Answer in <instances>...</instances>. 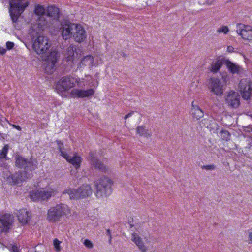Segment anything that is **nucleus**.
<instances>
[{"label":"nucleus","instance_id":"obj_1","mask_svg":"<svg viewBox=\"0 0 252 252\" xmlns=\"http://www.w3.org/2000/svg\"><path fill=\"white\" fill-rule=\"evenodd\" d=\"M51 45L48 38L44 36L36 38L32 44L33 50L45 61L44 66L46 71H53L55 69V64L60 57V53L56 49L51 48L49 50Z\"/></svg>","mask_w":252,"mask_h":252},{"label":"nucleus","instance_id":"obj_2","mask_svg":"<svg viewBox=\"0 0 252 252\" xmlns=\"http://www.w3.org/2000/svg\"><path fill=\"white\" fill-rule=\"evenodd\" d=\"M15 165L19 169H24L10 174L6 178V181L11 186H19L23 182L27 181L33 176L32 171L37 167V162L32 158H25L21 155H16L14 157Z\"/></svg>","mask_w":252,"mask_h":252},{"label":"nucleus","instance_id":"obj_3","mask_svg":"<svg viewBox=\"0 0 252 252\" xmlns=\"http://www.w3.org/2000/svg\"><path fill=\"white\" fill-rule=\"evenodd\" d=\"M112 180L105 176L102 177L95 182V195L98 198L107 197L112 192Z\"/></svg>","mask_w":252,"mask_h":252},{"label":"nucleus","instance_id":"obj_4","mask_svg":"<svg viewBox=\"0 0 252 252\" xmlns=\"http://www.w3.org/2000/svg\"><path fill=\"white\" fill-rule=\"evenodd\" d=\"M229 77L226 74L222 76L221 79L212 77L209 80L208 88L210 92L217 96H221L224 91V85Z\"/></svg>","mask_w":252,"mask_h":252},{"label":"nucleus","instance_id":"obj_5","mask_svg":"<svg viewBox=\"0 0 252 252\" xmlns=\"http://www.w3.org/2000/svg\"><path fill=\"white\" fill-rule=\"evenodd\" d=\"M92 188L89 185H83L78 189L69 188L63 191V194H68L71 199L77 200L90 196L92 193Z\"/></svg>","mask_w":252,"mask_h":252},{"label":"nucleus","instance_id":"obj_6","mask_svg":"<svg viewBox=\"0 0 252 252\" xmlns=\"http://www.w3.org/2000/svg\"><path fill=\"white\" fill-rule=\"evenodd\" d=\"M68 210L67 205L61 204L51 207L47 212V220L50 222L55 223L66 214Z\"/></svg>","mask_w":252,"mask_h":252},{"label":"nucleus","instance_id":"obj_7","mask_svg":"<svg viewBox=\"0 0 252 252\" xmlns=\"http://www.w3.org/2000/svg\"><path fill=\"white\" fill-rule=\"evenodd\" d=\"M54 195L53 189H41L33 191L30 194L31 198L34 201H47L52 196Z\"/></svg>","mask_w":252,"mask_h":252},{"label":"nucleus","instance_id":"obj_8","mask_svg":"<svg viewBox=\"0 0 252 252\" xmlns=\"http://www.w3.org/2000/svg\"><path fill=\"white\" fill-rule=\"evenodd\" d=\"M74 79L70 76L63 77L57 83L55 89L59 93L67 91L74 87Z\"/></svg>","mask_w":252,"mask_h":252},{"label":"nucleus","instance_id":"obj_9","mask_svg":"<svg viewBox=\"0 0 252 252\" xmlns=\"http://www.w3.org/2000/svg\"><path fill=\"white\" fill-rule=\"evenodd\" d=\"M62 36L65 40L70 39L72 36L73 30L75 29L76 24L71 22L68 20H63L61 24Z\"/></svg>","mask_w":252,"mask_h":252},{"label":"nucleus","instance_id":"obj_10","mask_svg":"<svg viewBox=\"0 0 252 252\" xmlns=\"http://www.w3.org/2000/svg\"><path fill=\"white\" fill-rule=\"evenodd\" d=\"M239 89L243 98L245 100L249 99L252 90V82L247 79H242L239 84Z\"/></svg>","mask_w":252,"mask_h":252},{"label":"nucleus","instance_id":"obj_11","mask_svg":"<svg viewBox=\"0 0 252 252\" xmlns=\"http://www.w3.org/2000/svg\"><path fill=\"white\" fill-rule=\"evenodd\" d=\"M240 96L238 93L230 91L228 93L226 98V104L230 108H237L240 104Z\"/></svg>","mask_w":252,"mask_h":252},{"label":"nucleus","instance_id":"obj_12","mask_svg":"<svg viewBox=\"0 0 252 252\" xmlns=\"http://www.w3.org/2000/svg\"><path fill=\"white\" fill-rule=\"evenodd\" d=\"M237 33L245 40H252V29L251 26L242 23L237 24Z\"/></svg>","mask_w":252,"mask_h":252},{"label":"nucleus","instance_id":"obj_13","mask_svg":"<svg viewBox=\"0 0 252 252\" xmlns=\"http://www.w3.org/2000/svg\"><path fill=\"white\" fill-rule=\"evenodd\" d=\"M13 223V217L10 214H5L0 218V234L9 231Z\"/></svg>","mask_w":252,"mask_h":252},{"label":"nucleus","instance_id":"obj_14","mask_svg":"<svg viewBox=\"0 0 252 252\" xmlns=\"http://www.w3.org/2000/svg\"><path fill=\"white\" fill-rule=\"evenodd\" d=\"M88 160L93 167L102 172H105L107 168L105 165L98 159L97 156L93 152H90L88 156Z\"/></svg>","mask_w":252,"mask_h":252},{"label":"nucleus","instance_id":"obj_15","mask_svg":"<svg viewBox=\"0 0 252 252\" xmlns=\"http://www.w3.org/2000/svg\"><path fill=\"white\" fill-rule=\"evenodd\" d=\"M9 9L12 10L13 11L17 12L19 15H21L29 4L28 2L23 3L22 0H9Z\"/></svg>","mask_w":252,"mask_h":252},{"label":"nucleus","instance_id":"obj_16","mask_svg":"<svg viewBox=\"0 0 252 252\" xmlns=\"http://www.w3.org/2000/svg\"><path fill=\"white\" fill-rule=\"evenodd\" d=\"M94 94V90L93 89H89L87 90L73 89L70 93V95L73 98H84L92 97Z\"/></svg>","mask_w":252,"mask_h":252},{"label":"nucleus","instance_id":"obj_17","mask_svg":"<svg viewBox=\"0 0 252 252\" xmlns=\"http://www.w3.org/2000/svg\"><path fill=\"white\" fill-rule=\"evenodd\" d=\"M225 65L229 72L232 74H241L244 73V69L241 66L228 59H226Z\"/></svg>","mask_w":252,"mask_h":252},{"label":"nucleus","instance_id":"obj_18","mask_svg":"<svg viewBox=\"0 0 252 252\" xmlns=\"http://www.w3.org/2000/svg\"><path fill=\"white\" fill-rule=\"evenodd\" d=\"M76 31L72 36L75 41L79 43L83 42L86 38V34L85 30L81 26L76 25L75 27Z\"/></svg>","mask_w":252,"mask_h":252},{"label":"nucleus","instance_id":"obj_19","mask_svg":"<svg viewBox=\"0 0 252 252\" xmlns=\"http://www.w3.org/2000/svg\"><path fill=\"white\" fill-rule=\"evenodd\" d=\"M63 157L65 158L67 162L72 164L75 169H78L80 167L82 158L80 156L74 154L73 157H71L68 154H63Z\"/></svg>","mask_w":252,"mask_h":252},{"label":"nucleus","instance_id":"obj_20","mask_svg":"<svg viewBox=\"0 0 252 252\" xmlns=\"http://www.w3.org/2000/svg\"><path fill=\"white\" fill-rule=\"evenodd\" d=\"M60 12L59 8L55 6H49L47 7V16L52 20H58L60 17Z\"/></svg>","mask_w":252,"mask_h":252},{"label":"nucleus","instance_id":"obj_21","mask_svg":"<svg viewBox=\"0 0 252 252\" xmlns=\"http://www.w3.org/2000/svg\"><path fill=\"white\" fill-rule=\"evenodd\" d=\"M18 220L23 225H26L28 223L30 220V217L29 215V212L26 209L20 210L17 213Z\"/></svg>","mask_w":252,"mask_h":252},{"label":"nucleus","instance_id":"obj_22","mask_svg":"<svg viewBox=\"0 0 252 252\" xmlns=\"http://www.w3.org/2000/svg\"><path fill=\"white\" fill-rule=\"evenodd\" d=\"M132 241L135 243L142 252H146L147 248L139 236L135 233L132 234Z\"/></svg>","mask_w":252,"mask_h":252},{"label":"nucleus","instance_id":"obj_23","mask_svg":"<svg viewBox=\"0 0 252 252\" xmlns=\"http://www.w3.org/2000/svg\"><path fill=\"white\" fill-rule=\"evenodd\" d=\"M226 59L219 58L217 59L216 61L211 64L210 71L213 73L217 72L221 67L223 64H225Z\"/></svg>","mask_w":252,"mask_h":252},{"label":"nucleus","instance_id":"obj_24","mask_svg":"<svg viewBox=\"0 0 252 252\" xmlns=\"http://www.w3.org/2000/svg\"><path fill=\"white\" fill-rule=\"evenodd\" d=\"M191 114L193 117L197 120L200 119L204 116L203 111L197 105H194L193 101L192 102Z\"/></svg>","mask_w":252,"mask_h":252},{"label":"nucleus","instance_id":"obj_25","mask_svg":"<svg viewBox=\"0 0 252 252\" xmlns=\"http://www.w3.org/2000/svg\"><path fill=\"white\" fill-rule=\"evenodd\" d=\"M47 14L45 15L39 16L37 19V28L39 30H43L44 28L47 27L48 24V20L46 17Z\"/></svg>","mask_w":252,"mask_h":252},{"label":"nucleus","instance_id":"obj_26","mask_svg":"<svg viewBox=\"0 0 252 252\" xmlns=\"http://www.w3.org/2000/svg\"><path fill=\"white\" fill-rule=\"evenodd\" d=\"M9 149V146L8 144L5 145L2 149L0 151V166H2L3 163L2 160L4 159L5 160H9V158L7 155Z\"/></svg>","mask_w":252,"mask_h":252},{"label":"nucleus","instance_id":"obj_27","mask_svg":"<svg viewBox=\"0 0 252 252\" xmlns=\"http://www.w3.org/2000/svg\"><path fill=\"white\" fill-rule=\"evenodd\" d=\"M136 133L140 136H144L145 137H150L151 134L149 133L148 129L143 126H138L136 128Z\"/></svg>","mask_w":252,"mask_h":252},{"label":"nucleus","instance_id":"obj_28","mask_svg":"<svg viewBox=\"0 0 252 252\" xmlns=\"http://www.w3.org/2000/svg\"><path fill=\"white\" fill-rule=\"evenodd\" d=\"M93 62L94 57L90 55L85 56L81 61V63L85 66H92Z\"/></svg>","mask_w":252,"mask_h":252},{"label":"nucleus","instance_id":"obj_29","mask_svg":"<svg viewBox=\"0 0 252 252\" xmlns=\"http://www.w3.org/2000/svg\"><path fill=\"white\" fill-rule=\"evenodd\" d=\"M34 13L38 17L47 14L46 13V9L44 7L39 4L35 6L34 10Z\"/></svg>","mask_w":252,"mask_h":252},{"label":"nucleus","instance_id":"obj_30","mask_svg":"<svg viewBox=\"0 0 252 252\" xmlns=\"http://www.w3.org/2000/svg\"><path fill=\"white\" fill-rule=\"evenodd\" d=\"M76 47L74 46L70 45L67 48L66 52V59L67 61H72L73 60V57L74 56V52L76 51Z\"/></svg>","mask_w":252,"mask_h":252},{"label":"nucleus","instance_id":"obj_31","mask_svg":"<svg viewBox=\"0 0 252 252\" xmlns=\"http://www.w3.org/2000/svg\"><path fill=\"white\" fill-rule=\"evenodd\" d=\"M29 35L31 38L32 43L36 38L41 36L40 35H39V32L36 29H34L33 28H31L30 29Z\"/></svg>","mask_w":252,"mask_h":252},{"label":"nucleus","instance_id":"obj_32","mask_svg":"<svg viewBox=\"0 0 252 252\" xmlns=\"http://www.w3.org/2000/svg\"><path fill=\"white\" fill-rule=\"evenodd\" d=\"M57 145H58V149L61 153V155L63 157V154H67L66 152L64 151V145L63 143L60 140H57L56 141Z\"/></svg>","mask_w":252,"mask_h":252},{"label":"nucleus","instance_id":"obj_33","mask_svg":"<svg viewBox=\"0 0 252 252\" xmlns=\"http://www.w3.org/2000/svg\"><path fill=\"white\" fill-rule=\"evenodd\" d=\"M201 122L204 126L208 128H211V123L214 124L215 125L216 124V123L214 122V120L209 119H203L202 120Z\"/></svg>","mask_w":252,"mask_h":252},{"label":"nucleus","instance_id":"obj_34","mask_svg":"<svg viewBox=\"0 0 252 252\" xmlns=\"http://www.w3.org/2000/svg\"><path fill=\"white\" fill-rule=\"evenodd\" d=\"M220 133L221 134V137L223 140L228 141L230 139V134L227 130L222 129Z\"/></svg>","mask_w":252,"mask_h":252},{"label":"nucleus","instance_id":"obj_35","mask_svg":"<svg viewBox=\"0 0 252 252\" xmlns=\"http://www.w3.org/2000/svg\"><path fill=\"white\" fill-rule=\"evenodd\" d=\"M9 13L13 22H17L18 19L20 15H19L17 13V12L13 11L11 9H9Z\"/></svg>","mask_w":252,"mask_h":252},{"label":"nucleus","instance_id":"obj_36","mask_svg":"<svg viewBox=\"0 0 252 252\" xmlns=\"http://www.w3.org/2000/svg\"><path fill=\"white\" fill-rule=\"evenodd\" d=\"M60 243H61V242L57 238H55L54 239V240H53L54 246L55 250L57 252H59L61 250V248L60 247Z\"/></svg>","mask_w":252,"mask_h":252},{"label":"nucleus","instance_id":"obj_37","mask_svg":"<svg viewBox=\"0 0 252 252\" xmlns=\"http://www.w3.org/2000/svg\"><path fill=\"white\" fill-rule=\"evenodd\" d=\"M201 168L203 169H205L207 170L212 171L214 170L216 168V166L214 165H202L201 166Z\"/></svg>","mask_w":252,"mask_h":252},{"label":"nucleus","instance_id":"obj_38","mask_svg":"<svg viewBox=\"0 0 252 252\" xmlns=\"http://www.w3.org/2000/svg\"><path fill=\"white\" fill-rule=\"evenodd\" d=\"M83 244L88 248L91 249L93 247V244L92 242L87 239L84 240Z\"/></svg>","mask_w":252,"mask_h":252},{"label":"nucleus","instance_id":"obj_39","mask_svg":"<svg viewBox=\"0 0 252 252\" xmlns=\"http://www.w3.org/2000/svg\"><path fill=\"white\" fill-rule=\"evenodd\" d=\"M217 32L219 33L223 32L224 34H227L229 32V29L227 26H223L222 28L219 29Z\"/></svg>","mask_w":252,"mask_h":252},{"label":"nucleus","instance_id":"obj_40","mask_svg":"<svg viewBox=\"0 0 252 252\" xmlns=\"http://www.w3.org/2000/svg\"><path fill=\"white\" fill-rule=\"evenodd\" d=\"M6 46L7 50H11L14 46V43L11 41H8L6 43Z\"/></svg>","mask_w":252,"mask_h":252},{"label":"nucleus","instance_id":"obj_41","mask_svg":"<svg viewBox=\"0 0 252 252\" xmlns=\"http://www.w3.org/2000/svg\"><path fill=\"white\" fill-rule=\"evenodd\" d=\"M11 250V252H19L18 247L15 245H12Z\"/></svg>","mask_w":252,"mask_h":252},{"label":"nucleus","instance_id":"obj_42","mask_svg":"<svg viewBox=\"0 0 252 252\" xmlns=\"http://www.w3.org/2000/svg\"><path fill=\"white\" fill-rule=\"evenodd\" d=\"M9 125L10 126H11L14 128H15L19 131L21 130V129H22L21 127L19 125H16L12 124L11 123H9Z\"/></svg>","mask_w":252,"mask_h":252},{"label":"nucleus","instance_id":"obj_43","mask_svg":"<svg viewBox=\"0 0 252 252\" xmlns=\"http://www.w3.org/2000/svg\"><path fill=\"white\" fill-rule=\"evenodd\" d=\"M6 50L4 48L0 47V54L4 55L6 53Z\"/></svg>","mask_w":252,"mask_h":252},{"label":"nucleus","instance_id":"obj_44","mask_svg":"<svg viewBox=\"0 0 252 252\" xmlns=\"http://www.w3.org/2000/svg\"><path fill=\"white\" fill-rule=\"evenodd\" d=\"M234 48L232 46H228L227 47V51L230 53L233 52Z\"/></svg>","mask_w":252,"mask_h":252},{"label":"nucleus","instance_id":"obj_45","mask_svg":"<svg viewBox=\"0 0 252 252\" xmlns=\"http://www.w3.org/2000/svg\"><path fill=\"white\" fill-rule=\"evenodd\" d=\"M133 113H134V112H133V111H132V112H130V113H128L127 114H126V115H125V116L124 117L125 119V120H126V119H127L128 118H129V117H131V116L132 115V114H133Z\"/></svg>","mask_w":252,"mask_h":252},{"label":"nucleus","instance_id":"obj_46","mask_svg":"<svg viewBox=\"0 0 252 252\" xmlns=\"http://www.w3.org/2000/svg\"><path fill=\"white\" fill-rule=\"evenodd\" d=\"M213 0H207L206 2L208 5H211L213 3Z\"/></svg>","mask_w":252,"mask_h":252},{"label":"nucleus","instance_id":"obj_47","mask_svg":"<svg viewBox=\"0 0 252 252\" xmlns=\"http://www.w3.org/2000/svg\"><path fill=\"white\" fill-rule=\"evenodd\" d=\"M249 239L250 241H252V231L249 233Z\"/></svg>","mask_w":252,"mask_h":252},{"label":"nucleus","instance_id":"obj_48","mask_svg":"<svg viewBox=\"0 0 252 252\" xmlns=\"http://www.w3.org/2000/svg\"><path fill=\"white\" fill-rule=\"evenodd\" d=\"M120 54L121 56H122V57H127V56L126 54H125L124 52H123V51H121L120 52Z\"/></svg>","mask_w":252,"mask_h":252},{"label":"nucleus","instance_id":"obj_49","mask_svg":"<svg viewBox=\"0 0 252 252\" xmlns=\"http://www.w3.org/2000/svg\"><path fill=\"white\" fill-rule=\"evenodd\" d=\"M106 233H107V235L109 237L112 236H111V231H110V230L109 229H108L106 230Z\"/></svg>","mask_w":252,"mask_h":252},{"label":"nucleus","instance_id":"obj_50","mask_svg":"<svg viewBox=\"0 0 252 252\" xmlns=\"http://www.w3.org/2000/svg\"><path fill=\"white\" fill-rule=\"evenodd\" d=\"M0 136L1 137V138H3V139H5V135L3 133H2L0 132Z\"/></svg>","mask_w":252,"mask_h":252},{"label":"nucleus","instance_id":"obj_51","mask_svg":"<svg viewBox=\"0 0 252 252\" xmlns=\"http://www.w3.org/2000/svg\"><path fill=\"white\" fill-rule=\"evenodd\" d=\"M109 243L111 244L112 243V236L109 237Z\"/></svg>","mask_w":252,"mask_h":252},{"label":"nucleus","instance_id":"obj_52","mask_svg":"<svg viewBox=\"0 0 252 252\" xmlns=\"http://www.w3.org/2000/svg\"><path fill=\"white\" fill-rule=\"evenodd\" d=\"M129 225H130V228H132L134 226V225L133 224H131V223H129Z\"/></svg>","mask_w":252,"mask_h":252},{"label":"nucleus","instance_id":"obj_53","mask_svg":"<svg viewBox=\"0 0 252 252\" xmlns=\"http://www.w3.org/2000/svg\"><path fill=\"white\" fill-rule=\"evenodd\" d=\"M2 120L1 119H0V124L2 126H3V124H2Z\"/></svg>","mask_w":252,"mask_h":252},{"label":"nucleus","instance_id":"obj_54","mask_svg":"<svg viewBox=\"0 0 252 252\" xmlns=\"http://www.w3.org/2000/svg\"><path fill=\"white\" fill-rule=\"evenodd\" d=\"M5 121H6L8 123H9V124L8 120L6 118H5Z\"/></svg>","mask_w":252,"mask_h":252},{"label":"nucleus","instance_id":"obj_55","mask_svg":"<svg viewBox=\"0 0 252 252\" xmlns=\"http://www.w3.org/2000/svg\"><path fill=\"white\" fill-rule=\"evenodd\" d=\"M218 129H219V128H218V127H217V129H216V130H217V131H218Z\"/></svg>","mask_w":252,"mask_h":252},{"label":"nucleus","instance_id":"obj_56","mask_svg":"<svg viewBox=\"0 0 252 252\" xmlns=\"http://www.w3.org/2000/svg\"><path fill=\"white\" fill-rule=\"evenodd\" d=\"M251 131H252V126H251Z\"/></svg>","mask_w":252,"mask_h":252},{"label":"nucleus","instance_id":"obj_57","mask_svg":"<svg viewBox=\"0 0 252 252\" xmlns=\"http://www.w3.org/2000/svg\"><path fill=\"white\" fill-rule=\"evenodd\" d=\"M251 117H252V114L251 115Z\"/></svg>","mask_w":252,"mask_h":252},{"label":"nucleus","instance_id":"obj_58","mask_svg":"<svg viewBox=\"0 0 252 252\" xmlns=\"http://www.w3.org/2000/svg\"><path fill=\"white\" fill-rule=\"evenodd\" d=\"M35 252H37L36 251H35Z\"/></svg>","mask_w":252,"mask_h":252}]
</instances>
